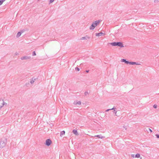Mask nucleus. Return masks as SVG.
<instances>
[{
  "mask_svg": "<svg viewBox=\"0 0 159 159\" xmlns=\"http://www.w3.org/2000/svg\"><path fill=\"white\" fill-rule=\"evenodd\" d=\"M7 142L6 138H3L1 139L0 141V148H2L5 147Z\"/></svg>",
  "mask_w": 159,
  "mask_h": 159,
  "instance_id": "obj_1",
  "label": "nucleus"
},
{
  "mask_svg": "<svg viewBox=\"0 0 159 159\" xmlns=\"http://www.w3.org/2000/svg\"><path fill=\"white\" fill-rule=\"evenodd\" d=\"M100 22V20H98L93 22L91 25L89 29L91 30H93L97 26Z\"/></svg>",
  "mask_w": 159,
  "mask_h": 159,
  "instance_id": "obj_2",
  "label": "nucleus"
},
{
  "mask_svg": "<svg viewBox=\"0 0 159 159\" xmlns=\"http://www.w3.org/2000/svg\"><path fill=\"white\" fill-rule=\"evenodd\" d=\"M109 44H110L112 46H118L120 48L124 47L123 44L121 42H114L111 43H109Z\"/></svg>",
  "mask_w": 159,
  "mask_h": 159,
  "instance_id": "obj_3",
  "label": "nucleus"
},
{
  "mask_svg": "<svg viewBox=\"0 0 159 159\" xmlns=\"http://www.w3.org/2000/svg\"><path fill=\"white\" fill-rule=\"evenodd\" d=\"M52 143V141L50 139H47L46 141L45 144L48 146H49Z\"/></svg>",
  "mask_w": 159,
  "mask_h": 159,
  "instance_id": "obj_4",
  "label": "nucleus"
},
{
  "mask_svg": "<svg viewBox=\"0 0 159 159\" xmlns=\"http://www.w3.org/2000/svg\"><path fill=\"white\" fill-rule=\"evenodd\" d=\"M31 58V57L30 56H25L21 57V59L22 60H26L27 59H29Z\"/></svg>",
  "mask_w": 159,
  "mask_h": 159,
  "instance_id": "obj_5",
  "label": "nucleus"
},
{
  "mask_svg": "<svg viewBox=\"0 0 159 159\" xmlns=\"http://www.w3.org/2000/svg\"><path fill=\"white\" fill-rule=\"evenodd\" d=\"M74 104L76 105H80L81 104V102L80 101H75L73 103Z\"/></svg>",
  "mask_w": 159,
  "mask_h": 159,
  "instance_id": "obj_6",
  "label": "nucleus"
},
{
  "mask_svg": "<svg viewBox=\"0 0 159 159\" xmlns=\"http://www.w3.org/2000/svg\"><path fill=\"white\" fill-rule=\"evenodd\" d=\"M24 32V30H22V31H20V32H19L17 33V35H16V37H17V38H18V37H19L20 36V35H21V34H22V33H23Z\"/></svg>",
  "mask_w": 159,
  "mask_h": 159,
  "instance_id": "obj_7",
  "label": "nucleus"
},
{
  "mask_svg": "<svg viewBox=\"0 0 159 159\" xmlns=\"http://www.w3.org/2000/svg\"><path fill=\"white\" fill-rule=\"evenodd\" d=\"M121 62H125V63L128 64H129V61H127L126 59H122L121 60Z\"/></svg>",
  "mask_w": 159,
  "mask_h": 159,
  "instance_id": "obj_8",
  "label": "nucleus"
},
{
  "mask_svg": "<svg viewBox=\"0 0 159 159\" xmlns=\"http://www.w3.org/2000/svg\"><path fill=\"white\" fill-rule=\"evenodd\" d=\"M105 35V33H102V32H100L99 33H97L96 34V36H100L102 35Z\"/></svg>",
  "mask_w": 159,
  "mask_h": 159,
  "instance_id": "obj_9",
  "label": "nucleus"
},
{
  "mask_svg": "<svg viewBox=\"0 0 159 159\" xmlns=\"http://www.w3.org/2000/svg\"><path fill=\"white\" fill-rule=\"evenodd\" d=\"M129 64L132 65H140V64H138L136 62H131V61H129Z\"/></svg>",
  "mask_w": 159,
  "mask_h": 159,
  "instance_id": "obj_10",
  "label": "nucleus"
},
{
  "mask_svg": "<svg viewBox=\"0 0 159 159\" xmlns=\"http://www.w3.org/2000/svg\"><path fill=\"white\" fill-rule=\"evenodd\" d=\"M73 133L75 135L77 136L79 135L77 131L75 129H74L72 131Z\"/></svg>",
  "mask_w": 159,
  "mask_h": 159,
  "instance_id": "obj_11",
  "label": "nucleus"
},
{
  "mask_svg": "<svg viewBox=\"0 0 159 159\" xmlns=\"http://www.w3.org/2000/svg\"><path fill=\"white\" fill-rule=\"evenodd\" d=\"M2 103H3V100L0 99V109L3 107Z\"/></svg>",
  "mask_w": 159,
  "mask_h": 159,
  "instance_id": "obj_12",
  "label": "nucleus"
},
{
  "mask_svg": "<svg viewBox=\"0 0 159 159\" xmlns=\"http://www.w3.org/2000/svg\"><path fill=\"white\" fill-rule=\"evenodd\" d=\"M37 79V78H33L30 81V83L31 84H33V83H34V82L36 80V79Z\"/></svg>",
  "mask_w": 159,
  "mask_h": 159,
  "instance_id": "obj_13",
  "label": "nucleus"
},
{
  "mask_svg": "<svg viewBox=\"0 0 159 159\" xmlns=\"http://www.w3.org/2000/svg\"><path fill=\"white\" fill-rule=\"evenodd\" d=\"M95 137H97L98 138H100L101 139H103L105 138V137L102 136L101 135H95Z\"/></svg>",
  "mask_w": 159,
  "mask_h": 159,
  "instance_id": "obj_14",
  "label": "nucleus"
},
{
  "mask_svg": "<svg viewBox=\"0 0 159 159\" xmlns=\"http://www.w3.org/2000/svg\"><path fill=\"white\" fill-rule=\"evenodd\" d=\"M89 38H90V37H88L87 36H86L82 37L81 39V40L87 39H89Z\"/></svg>",
  "mask_w": 159,
  "mask_h": 159,
  "instance_id": "obj_15",
  "label": "nucleus"
},
{
  "mask_svg": "<svg viewBox=\"0 0 159 159\" xmlns=\"http://www.w3.org/2000/svg\"><path fill=\"white\" fill-rule=\"evenodd\" d=\"M65 131L64 130H63L60 133V136L61 137H62L63 135H64L65 134Z\"/></svg>",
  "mask_w": 159,
  "mask_h": 159,
  "instance_id": "obj_16",
  "label": "nucleus"
},
{
  "mask_svg": "<svg viewBox=\"0 0 159 159\" xmlns=\"http://www.w3.org/2000/svg\"><path fill=\"white\" fill-rule=\"evenodd\" d=\"M140 157V155L139 154L137 153L135 155V157L136 158H139Z\"/></svg>",
  "mask_w": 159,
  "mask_h": 159,
  "instance_id": "obj_17",
  "label": "nucleus"
},
{
  "mask_svg": "<svg viewBox=\"0 0 159 159\" xmlns=\"http://www.w3.org/2000/svg\"><path fill=\"white\" fill-rule=\"evenodd\" d=\"M4 2V0H0V6L3 3V2Z\"/></svg>",
  "mask_w": 159,
  "mask_h": 159,
  "instance_id": "obj_18",
  "label": "nucleus"
},
{
  "mask_svg": "<svg viewBox=\"0 0 159 159\" xmlns=\"http://www.w3.org/2000/svg\"><path fill=\"white\" fill-rule=\"evenodd\" d=\"M36 55V54L35 51H34L33 52L32 56H34Z\"/></svg>",
  "mask_w": 159,
  "mask_h": 159,
  "instance_id": "obj_19",
  "label": "nucleus"
},
{
  "mask_svg": "<svg viewBox=\"0 0 159 159\" xmlns=\"http://www.w3.org/2000/svg\"><path fill=\"white\" fill-rule=\"evenodd\" d=\"M89 93L88 91H86L84 93V95L85 96H87L88 94H89Z\"/></svg>",
  "mask_w": 159,
  "mask_h": 159,
  "instance_id": "obj_20",
  "label": "nucleus"
},
{
  "mask_svg": "<svg viewBox=\"0 0 159 159\" xmlns=\"http://www.w3.org/2000/svg\"><path fill=\"white\" fill-rule=\"evenodd\" d=\"M147 131H150L151 132H152V131L151 130V129L149 128L148 129H147Z\"/></svg>",
  "mask_w": 159,
  "mask_h": 159,
  "instance_id": "obj_21",
  "label": "nucleus"
},
{
  "mask_svg": "<svg viewBox=\"0 0 159 159\" xmlns=\"http://www.w3.org/2000/svg\"><path fill=\"white\" fill-rule=\"evenodd\" d=\"M153 107L154 108H156L157 107V105L156 104H154L153 106Z\"/></svg>",
  "mask_w": 159,
  "mask_h": 159,
  "instance_id": "obj_22",
  "label": "nucleus"
},
{
  "mask_svg": "<svg viewBox=\"0 0 159 159\" xmlns=\"http://www.w3.org/2000/svg\"><path fill=\"white\" fill-rule=\"evenodd\" d=\"M158 0H154V2L155 3H157L158 2Z\"/></svg>",
  "mask_w": 159,
  "mask_h": 159,
  "instance_id": "obj_23",
  "label": "nucleus"
},
{
  "mask_svg": "<svg viewBox=\"0 0 159 159\" xmlns=\"http://www.w3.org/2000/svg\"><path fill=\"white\" fill-rule=\"evenodd\" d=\"M75 70L79 71L80 70V69L78 68V67H76L75 68Z\"/></svg>",
  "mask_w": 159,
  "mask_h": 159,
  "instance_id": "obj_24",
  "label": "nucleus"
},
{
  "mask_svg": "<svg viewBox=\"0 0 159 159\" xmlns=\"http://www.w3.org/2000/svg\"><path fill=\"white\" fill-rule=\"evenodd\" d=\"M2 105H3V106H4V105H7V103L5 102H4V101H3V103H2Z\"/></svg>",
  "mask_w": 159,
  "mask_h": 159,
  "instance_id": "obj_25",
  "label": "nucleus"
},
{
  "mask_svg": "<svg viewBox=\"0 0 159 159\" xmlns=\"http://www.w3.org/2000/svg\"><path fill=\"white\" fill-rule=\"evenodd\" d=\"M155 135L157 138H159V134H156Z\"/></svg>",
  "mask_w": 159,
  "mask_h": 159,
  "instance_id": "obj_26",
  "label": "nucleus"
},
{
  "mask_svg": "<svg viewBox=\"0 0 159 159\" xmlns=\"http://www.w3.org/2000/svg\"><path fill=\"white\" fill-rule=\"evenodd\" d=\"M54 1V0H50V1H49V3H52V2Z\"/></svg>",
  "mask_w": 159,
  "mask_h": 159,
  "instance_id": "obj_27",
  "label": "nucleus"
},
{
  "mask_svg": "<svg viewBox=\"0 0 159 159\" xmlns=\"http://www.w3.org/2000/svg\"><path fill=\"white\" fill-rule=\"evenodd\" d=\"M113 112L114 113H115L116 114L117 111H116L115 110H114V111H113Z\"/></svg>",
  "mask_w": 159,
  "mask_h": 159,
  "instance_id": "obj_28",
  "label": "nucleus"
},
{
  "mask_svg": "<svg viewBox=\"0 0 159 159\" xmlns=\"http://www.w3.org/2000/svg\"><path fill=\"white\" fill-rule=\"evenodd\" d=\"M116 108L115 107H114L112 108L111 109V110H115Z\"/></svg>",
  "mask_w": 159,
  "mask_h": 159,
  "instance_id": "obj_29",
  "label": "nucleus"
},
{
  "mask_svg": "<svg viewBox=\"0 0 159 159\" xmlns=\"http://www.w3.org/2000/svg\"><path fill=\"white\" fill-rule=\"evenodd\" d=\"M109 110H111V109H108L106 111H108Z\"/></svg>",
  "mask_w": 159,
  "mask_h": 159,
  "instance_id": "obj_30",
  "label": "nucleus"
},
{
  "mask_svg": "<svg viewBox=\"0 0 159 159\" xmlns=\"http://www.w3.org/2000/svg\"><path fill=\"white\" fill-rule=\"evenodd\" d=\"M89 70H86V72H87V73L89 72Z\"/></svg>",
  "mask_w": 159,
  "mask_h": 159,
  "instance_id": "obj_31",
  "label": "nucleus"
},
{
  "mask_svg": "<svg viewBox=\"0 0 159 159\" xmlns=\"http://www.w3.org/2000/svg\"><path fill=\"white\" fill-rule=\"evenodd\" d=\"M18 54V53H17V52L16 53V55H17Z\"/></svg>",
  "mask_w": 159,
  "mask_h": 159,
  "instance_id": "obj_32",
  "label": "nucleus"
},
{
  "mask_svg": "<svg viewBox=\"0 0 159 159\" xmlns=\"http://www.w3.org/2000/svg\"><path fill=\"white\" fill-rule=\"evenodd\" d=\"M134 155H132V157H134Z\"/></svg>",
  "mask_w": 159,
  "mask_h": 159,
  "instance_id": "obj_33",
  "label": "nucleus"
}]
</instances>
